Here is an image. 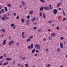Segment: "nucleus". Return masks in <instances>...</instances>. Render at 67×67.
<instances>
[{
  "label": "nucleus",
  "mask_w": 67,
  "mask_h": 67,
  "mask_svg": "<svg viewBox=\"0 0 67 67\" xmlns=\"http://www.w3.org/2000/svg\"><path fill=\"white\" fill-rule=\"evenodd\" d=\"M35 46L37 49H40L41 48V47H40V46L39 44H35Z\"/></svg>",
  "instance_id": "f257e3e1"
},
{
  "label": "nucleus",
  "mask_w": 67,
  "mask_h": 67,
  "mask_svg": "<svg viewBox=\"0 0 67 67\" xmlns=\"http://www.w3.org/2000/svg\"><path fill=\"white\" fill-rule=\"evenodd\" d=\"M7 16H5V15H4V16L3 17L1 18L2 20V21H6V19H7Z\"/></svg>",
  "instance_id": "f03ea898"
},
{
  "label": "nucleus",
  "mask_w": 67,
  "mask_h": 67,
  "mask_svg": "<svg viewBox=\"0 0 67 67\" xmlns=\"http://www.w3.org/2000/svg\"><path fill=\"white\" fill-rule=\"evenodd\" d=\"M57 9H54L53 11L54 13V14H56L57 12Z\"/></svg>",
  "instance_id": "7ed1b4c3"
},
{
  "label": "nucleus",
  "mask_w": 67,
  "mask_h": 67,
  "mask_svg": "<svg viewBox=\"0 0 67 67\" xmlns=\"http://www.w3.org/2000/svg\"><path fill=\"white\" fill-rule=\"evenodd\" d=\"M21 4L23 6H25L26 5V3L24 1H23L21 2Z\"/></svg>",
  "instance_id": "20e7f679"
},
{
  "label": "nucleus",
  "mask_w": 67,
  "mask_h": 67,
  "mask_svg": "<svg viewBox=\"0 0 67 67\" xmlns=\"http://www.w3.org/2000/svg\"><path fill=\"white\" fill-rule=\"evenodd\" d=\"M56 35V33L53 32L51 34V36L52 37H54Z\"/></svg>",
  "instance_id": "39448f33"
},
{
  "label": "nucleus",
  "mask_w": 67,
  "mask_h": 67,
  "mask_svg": "<svg viewBox=\"0 0 67 67\" xmlns=\"http://www.w3.org/2000/svg\"><path fill=\"white\" fill-rule=\"evenodd\" d=\"M60 47L61 48H63V43H60Z\"/></svg>",
  "instance_id": "423d86ee"
},
{
  "label": "nucleus",
  "mask_w": 67,
  "mask_h": 67,
  "mask_svg": "<svg viewBox=\"0 0 67 67\" xmlns=\"http://www.w3.org/2000/svg\"><path fill=\"white\" fill-rule=\"evenodd\" d=\"M14 41H13L12 40L10 41L9 43V45H11L12 43H14Z\"/></svg>",
  "instance_id": "0eeeda50"
},
{
  "label": "nucleus",
  "mask_w": 67,
  "mask_h": 67,
  "mask_svg": "<svg viewBox=\"0 0 67 67\" xmlns=\"http://www.w3.org/2000/svg\"><path fill=\"white\" fill-rule=\"evenodd\" d=\"M43 9H44V10H49V7H44Z\"/></svg>",
  "instance_id": "6e6552de"
},
{
  "label": "nucleus",
  "mask_w": 67,
  "mask_h": 67,
  "mask_svg": "<svg viewBox=\"0 0 67 67\" xmlns=\"http://www.w3.org/2000/svg\"><path fill=\"white\" fill-rule=\"evenodd\" d=\"M6 43H7V40H5L3 41V45H5V44H6Z\"/></svg>",
  "instance_id": "1a4fd4ad"
},
{
  "label": "nucleus",
  "mask_w": 67,
  "mask_h": 67,
  "mask_svg": "<svg viewBox=\"0 0 67 67\" xmlns=\"http://www.w3.org/2000/svg\"><path fill=\"white\" fill-rule=\"evenodd\" d=\"M24 32H23L22 33L21 36L23 38H25V37L24 36Z\"/></svg>",
  "instance_id": "9d476101"
},
{
  "label": "nucleus",
  "mask_w": 67,
  "mask_h": 67,
  "mask_svg": "<svg viewBox=\"0 0 67 67\" xmlns=\"http://www.w3.org/2000/svg\"><path fill=\"white\" fill-rule=\"evenodd\" d=\"M33 14V10H32L29 12V14L30 15L32 14Z\"/></svg>",
  "instance_id": "9b49d317"
},
{
  "label": "nucleus",
  "mask_w": 67,
  "mask_h": 67,
  "mask_svg": "<svg viewBox=\"0 0 67 67\" xmlns=\"http://www.w3.org/2000/svg\"><path fill=\"white\" fill-rule=\"evenodd\" d=\"M6 60L7 61H9V60H12V58H6Z\"/></svg>",
  "instance_id": "f8f14e48"
},
{
  "label": "nucleus",
  "mask_w": 67,
  "mask_h": 67,
  "mask_svg": "<svg viewBox=\"0 0 67 67\" xmlns=\"http://www.w3.org/2000/svg\"><path fill=\"white\" fill-rule=\"evenodd\" d=\"M26 23L27 24V25H30V21L29 20H28L26 21Z\"/></svg>",
  "instance_id": "ddd939ff"
},
{
  "label": "nucleus",
  "mask_w": 67,
  "mask_h": 67,
  "mask_svg": "<svg viewBox=\"0 0 67 67\" xmlns=\"http://www.w3.org/2000/svg\"><path fill=\"white\" fill-rule=\"evenodd\" d=\"M9 64V62H7L5 63H4L3 64V65L4 66H5V65H7L8 64Z\"/></svg>",
  "instance_id": "4468645a"
},
{
  "label": "nucleus",
  "mask_w": 67,
  "mask_h": 67,
  "mask_svg": "<svg viewBox=\"0 0 67 67\" xmlns=\"http://www.w3.org/2000/svg\"><path fill=\"white\" fill-rule=\"evenodd\" d=\"M61 3H62L61 2H60L58 3L57 4V7H59V5H60L61 4Z\"/></svg>",
  "instance_id": "2eb2a0df"
},
{
  "label": "nucleus",
  "mask_w": 67,
  "mask_h": 67,
  "mask_svg": "<svg viewBox=\"0 0 67 67\" xmlns=\"http://www.w3.org/2000/svg\"><path fill=\"white\" fill-rule=\"evenodd\" d=\"M42 15H43V18H44V19H46V17H45V14L44 13H43L42 14Z\"/></svg>",
  "instance_id": "dca6fc26"
},
{
  "label": "nucleus",
  "mask_w": 67,
  "mask_h": 67,
  "mask_svg": "<svg viewBox=\"0 0 67 67\" xmlns=\"http://www.w3.org/2000/svg\"><path fill=\"white\" fill-rule=\"evenodd\" d=\"M21 21L23 23H24V20L23 18L21 19Z\"/></svg>",
  "instance_id": "f3484780"
},
{
  "label": "nucleus",
  "mask_w": 67,
  "mask_h": 67,
  "mask_svg": "<svg viewBox=\"0 0 67 67\" xmlns=\"http://www.w3.org/2000/svg\"><path fill=\"white\" fill-rule=\"evenodd\" d=\"M43 7H41L40 8V11H43Z\"/></svg>",
  "instance_id": "a211bd4d"
},
{
  "label": "nucleus",
  "mask_w": 67,
  "mask_h": 67,
  "mask_svg": "<svg viewBox=\"0 0 67 67\" xmlns=\"http://www.w3.org/2000/svg\"><path fill=\"white\" fill-rule=\"evenodd\" d=\"M5 11L6 12H7L8 11V8L6 7H5Z\"/></svg>",
  "instance_id": "6ab92c4d"
},
{
  "label": "nucleus",
  "mask_w": 67,
  "mask_h": 67,
  "mask_svg": "<svg viewBox=\"0 0 67 67\" xmlns=\"http://www.w3.org/2000/svg\"><path fill=\"white\" fill-rule=\"evenodd\" d=\"M1 31H2L3 33H5V30L4 29H1Z\"/></svg>",
  "instance_id": "aec40b11"
},
{
  "label": "nucleus",
  "mask_w": 67,
  "mask_h": 67,
  "mask_svg": "<svg viewBox=\"0 0 67 67\" xmlns=\"http://www.w3.org/2000/svg\"><path fill=\"white\" fill-rule=\"evenodd\" d=\"M22 60H25V59H26V57H23V58H22Z\"/></svg>",
  "instance_id": "412c9836"
},
{
  "label": "nucleus",
  "mask_w": 67,
  "mask_h": 67,
  "mask_svg": "<svg viewBox=\"0 0 67 67\" xmlns=\"http://www.w3.org/2000/svg\"><path fill=\"white\" fill-rule=\"evenodd\" d=\"M33 37V36H31L29 37V38L30 40H31V38H32Z\"/></svg>",
  "instance_id": "4be33fe9"
},
{
  "label": "nucleus",
  "mask_w": 67,
  "mask_h": 67,
  "mask_svg": "<svg viewBox=\"0 0 67 67\" xmlns=\"http://www.w3.org/2000/svg\"><path fill=\"white\" fill-rule=\"evenodd\" d=\"M39 15L40 16H42V12H40L39 13Z\"/></svg>",
  "instance_id": "5701e85b"
},
{
  "label": "nucleus",
  "mask_w": 67,
  "mask_h": 67,
  "mask_svg": "<svg viewBox=\"0 0 67 67\" xmlns=\"http://www.w3.org/2000/svg\"><path fill=\"white\" fill-rule=\"evenodd\" d=\"M41 2H43V3L45 2V1H44V0H40Z\"/></svg>",
  "instance_id": "b1692460"
},
{
  "label": "nucleus",
  "mask_w": 67,
  "mask_h": 67,
  "mask_svg": "<svg viewBox=\"0 0 67 67\" xmlns=\"http://www.w3.org/2000/svg\"><path fill=\"white\" fill-rule=\"evenodd\" d=\"M35 17L33 19H31L32 21H35Z\"/></svg>",
  "instance_id": "393cba45"
},
{
  "label": "nucleus",
  "mask_w": 67,
  "mask_h": 67,
  "mask_svg": "<svg viewBox=\"0 0 67 67\" xmlns=\"http://www.w3.org/2000/svg\"><path fill=\"white\" fill-rule=\"evenodd\" d=\"M31 48L32 49L33 48V44L32 43L31 44Z\"/></svg>",
  "instance_id": "a878e982"
},
{
  "label": "nucleus",
  "mask_w": 67,
  "mask_h": 67,
  "mask_svg": "<svg viewBox=\"0 0 67 67\" xmlns=\"http://www.w3.org/2000/svg\"><path fill=\"white\" fill-rule=\"evenodd\" d=\"M48 23L49 24H51L52 23V21H48Z\"/></svg>",
  "instance_id": "bb28decb"
},
{
  "label": "nucleus",
  "mask_w": 67,
  "mask_h": 67,
  "mask_svg": "<svg viewBox=\"0 0 67 67\" xmlns=\"http://www.w3.org/2000/svg\"><path fill=\"white\" fill-rule=\"evenodd\" d=\"M49 10H51V9H52V7H51V5H49Z\"/></svg>",
  "instance_id": "cd10ccee"
},
{
  "label": "nucleus",
  "mask_w": 67,
  "mask_h": 67,
  "mask_svg": "<svg viewBox=\"0 0 67 67\" xmlns=\"http://www.w3.org/2000/svg\"><path fill=\"white\" fill-rule=\"evenodd\" d=\"M7 6L8 7H11V5L10 4H9L7 5Z\"/></svg>",
  "instance_id": "c85d7f7f"
},
{
  "label": "nucleus",
  "mask_w": 67,
  "mask_h": 67,
  "mask_svg": "<svg viewBox=\"0 0 67 67\" xmlns=\"http://www.w3.org/2000/svg\"><path fill=\"white\" fill-rule=\"evenodd\" d=\"M30 15H28L27 16V18L28 19H30Z\"/></svg>",
  "instance_id": "c756f323"
},
{
  "label": "nucleus",
  "mask_w": 67,
  "mask_h": 67,
  "mask_svg": "<svg viewBox=\"0 0 67 67\" xmlns=\"http://www.w3.org/2000/svg\"><path fill=\"white\" fill-rule=\"evenodd\" d=\"M62 10H63V15H65V12H64V9H62Z\"/></svg>",
  "instance_id": "7c9ffc66"
},
{
  "label": "nucleus",
  "mask_w": 67,
  "mask_h": 67,
  "mask_svg": "<svg viewBox=\"0 0 67 67\" xmlns=\"http://www.w3.org/2000/svg\"><path fill=\"white\" fill-rule=\"evenodd\" d=\"M49 40H52V38L51 36H49Z\"/></svg>",
  "instance_id": "2f4dec72"
},
{
  "label": "nucleus",
  "mask_w": 67,
  "mask_h": 67,
  "mask_svg": "<svg viewBox=\"0 0 67 67\" xmlns=\"http://www.w3.org/2000/svg\"><path fill=\"white\" fill-rule=\"evenodd\" d=\"M25 65L26 67H28V65L26 64H25Z\"/></svg>",
  "instance_id": "473e14b6"
},
{
  "label": "nucleus",
  "mask_w": 67,
  "mask_h": 67,
  "mask_svg": "<svg viewBox=\"0 0 67 67\" xmlns=\"http://www.w3.org/2000/svg\"><path fill=\"white\" fill-rule=\"evenodd\" d=\"M50 64H48L47 65V67L46 66L45 67H50Z\"/></svg>",
  "instance_id": "72a5a7b5"
},
{
  "label": "nucleus",
  "mask_w": 67,
  "mask_h": 67,
  "mask_svg": "<svg viewBox=\"0 0 67 67\" xmlns=\"http://www.w3.org/2000/svg\"><path fill=\"white\" fill-rule=\"evenodd\" d=\"M2 13H4V10L3 9H2Z\"/></svg>",
  "instance_id": "f704fd0d"
},
{
  "label": "nucleus",
  "mask_w": 67,
  "mask_h": 67,
  "mask_svg": "<svg viewBox=\"0 0 67 67\" xmlns=\"http://www.w3.org/2000/svg\"><path fill=\"white\" fill-rule=\"evenodd\" d=\"M30 41V39L29 38L27 40V42H29Z\"/></svg>",
  "instance_id": "c9c22d12"
},
{
  "label": "nucleus",
  "mask_w": 67,
  "mask_h": 67,
  "mask_svg": "<svg viewBox=\"0 0 67 67\" xmlns=\"http://www.w3.org/2000/svg\"><path fill=\"white\" fill-rule=\"evenodd\" d=\"M14 24H12L11 25V27H13V26H14Z\"/></svg>",
  "instance_id": "e433bc0d"
},
{
  "label": "nucleus",
  "mask_w": 67,
  "mask_h": 67,
  "mask_svg": "<svg viewBox=\"0 0 67 67\" xmlns=\"http://www.w3.org/2000/svg\"><path fill=\"white\" fill-rule=\"evenodd\" d=\"M13 65L15 64V61H14V60L13 61Z\"/></svg>",
  "instance_id": "4c0bfd02"
},
{
  "label": "nucleus",
  "mask_w": 67,
  "mask_h": 67,
  "mask_svg": "<svg viewBox=\"0 0 67 67\" xmlns=\"http://www.w3.org/2000/svg\"><path fill=\"white\" fill-rule=\"evenodd\" d=\"M13 14L14 15V16H15L16 14V13H14Z\"/></svg>",
  "instance_id": "58836bf2"
},
{
  "label": "nucleus",
  "mask_w": 67,
  "mask_h": 67,
  "mask_svg": "<svg viewBox=\"0 0 67 67\" xmlns=\"http://www.w3.org/2000/svg\"><path fill=\"white\" fill-rule=\"evenodd\" d=\"M60 39L62 40H63L64 39V37H61L60 38Z\"/></svg>",
  "instance_id": "ea45409f"
},
{
  "label": "nucleus",
  "mask_w": 67,
  "mask_h": 67,
  "mask_svg": "<svg viewBox=\"0 0 67 67\" xmlns=\"http://www.w3.org/2000/svg\"><path fill=\"white\" fill-rule=\"evenodd\" d=\"M16 18L17 20H19V16H18Z\"/></svg>",
  "instance_id": "a19ab883"
},
{
  "label": "nucleus",
  "mask_w": 67,
  "mask_h": 67,
  "mask_svg": "<svg viewBox=\"0 0 67 67\" xmlns=\"http://www.w3.org/2000/svg\"><path fill=\"white\" fill-rule=\"evenodd\" d=\"M5 16H7V17L6 18L8 20L9 19V17H7V15H5Z\"/></svg>",
  "instance_id": "79ce46f5"
},
{
  "label": "nucleus",
  "mask_w": 67,
  "mask_h": 67,
  "mask_svg": "<svg viewBox=\"0 0 67 67\" xmlns=\"http://www.w3.org/2000/svg\"><path fill=\"white\" fill-rule=\"evenodd\" d=\"M13 29H15V25H14V26H13Z\"/></svg>",
  "instance_id": "37998d69"
},
{
  "label": "nucleus",
  "mask_w": 67,
  "mask_h": 67,
  "mask_svg": "<svg viewBox=\"0 0 67 67\" xmlns=\"http://www.w3.org/2000/svg\"><path fill=\"white\" fill-rule=\"evenodd\" d=\"M16 45L17 46H19V44L18 43H16Z\"/></svg>",
  "instance_id": "c03bdc74"
},
{
  "label": "nucleus",
  "mask_w": 67,
  "mask_h": 67,
  "mask_svg": "<svg viewBox=\"0 0 67 67\" xmlns=\"http://www.w3.org/2000/svg\"><path fill=\"white\" fill-rule=\"evenodd\" d=\"M37 28L36 27H34L33 28V29H34V30H36Z\"/></svg>",
  "instance_id": "a18cd8bd"
},
{
  "label": "nucleus",
  "mask_w": 67,
  "mask_h": 67,
  "mask_svg": "<svg viewBox=\"0 0 67 67\" xmlns=\"http://www.w3.org/2000/svg\"><path fill=\"white\" fill-rule=\"evenodd\" d=\"M65 20H66V18H64L63 19L62 21H65Z\"/></svg>",
  "instance_id": "49530a36"
},
{
  "label": "nucleus",
  "mask_w": 67,
  "mask_h": 67,
  "mask_svg": "<svg viewBox=\"0 0 67 67\" xmlns=\"http://www.w3.org/2000/svg\"><path fill=\"white\" fill-rule=\"evenodd\" d=\"M58 51H60V48H58Z\"/></svg>",
  "instance_id": "de8ad7c7"
},
{
  "label": "nucleus",
  "mask_w": 67,
  "mask_h": 67,
  "mask_svg": "<svg viewBox=\"0 0 67 67\" xmlns=\"http://www.w3.org/2000/svg\"><path fill=\"white\" fill-rule=\"evenodd\" d=\"M3 58V56H1L0 57V59H2Z\"/></svg>",
  "instance_id": "09e8293b"
},
{
  "label": "nucleus",
  "mask_w": 67,
  "mask_h": 67,
  "mask_svg": "<svg viewBox=\"0 0 67 67\" xmlns=\"http://www.w3.org/2000/svg\"><path fill=\"white\" fill-rule=\"evenodd\" d=\"M57 30H59V27H57Z\"/></svg>",
  "instance_id": "8fccbe9b"
},
{
  "label": "nucleus",
  "mask_w": 67,
  "mask_h": 67,
  "mask_svg": "<svg viewBox=\"0 0 67 67\" xmlns=\"http://www.w3.org/2000/svg\"><path fill=\"white\" fill-rule=\"evenodd\" d=\"M34 55L35 56H37V55H38V54H34Z\"/></svg>",
  "instance_id": "3c124183"
},
{
  "label": "nucleus",
  "mask_w": 67,
  "mask_h": 67,
  "mask_svg": "<svg viewBox=\"0 0 67 67\" xmlns=\"http://www.w3.org/2000/svg\"><path fill=\"white\" fill-rule=\"evenodd\" d=\"M43 41H46V39L45 38H44L43 39Z\"/></svg>",
  "instance_id": "603ef678"
},
{
  "label": "nucleus",
  "mask_w": 67,
  "mask_h": 67,
  "mask_svg": "<svg viewBox=\"0 0 67 67\" xmlns=\"http://www.w3.org/2000/svg\"><path fill=\"white\" fill-rule=\"evenodd\" d=\"M4 57H6V55H5V54H4Z\"/></svg>",
  "instance_id": "864d4df0"
},
{
  "label": "nucleus",
  "mask_w": 67,
  "mask_h": 67,
  "mask_svg": "<svg viewBox=\"0 0 67 67\" xmlns=\"http://www.w3.org/2000/svg\"><path fill=\"white\" fill-rule=\"evenodd\" d=\"M8 38H9V40H11V37L10 36L9 37H8Z\"/></svg>",
  "instance_id": "5fc2aeb1"
},
{
  "label": "nucleus",
  "mask_w": 67,
  "mask_h": 67,
  "mask_svg": "<svg viewBox=\"0 0 67 67\" xmlns=\"http://www.w3.org/2000/svg\"><path fill=\"white\" fill-rule=\"evenodd\" d=\"M35 52V51H32V53H34Z\"/></svg>",
  "instance_id": "6e6d98bb"
},
{
  "label": "nucleus",
  "mask_w": 67,
  "mask_h": 67,
  "mask_svg": "<svg viewBox=\"0 0 67 67\" xmlns=\"http://www.w3.org/2000/svg\"><path fill=\"white\" fill-rule=\"evenodd\" d=\"M28 48L29 49H30V48H31V46H29L28 47Z\"/></svg>",
  "instance_id": "4d7b16f0"
},
{
  "label": "nucleus",
  "mask_w": 67,
  "mask_h": 67,
  "mask_svg": "<svg viewBox=\"0 0 67 67\" xmlns=\"http://www.w3.org/2000/svg\"><path fill=\"white\" fill-rule=\"evenodd\" d=\"M38 18H36V20H38Z\"/></svg>",
  "instance_id": "13d9d810"
},
{
  "label": "nucleus",
  "mask_w": 67,
  "mask_h": 67,
  "mask_svg": "<svg viewBox=\"0 0 67 67\" xmlns=\"http://www.w3.org/2000/svg\"><path fill=\"white\" fill-rule=\"evenodd\" d=\"M38 52H39L38 51H36V53H38Z\"/></svg>",
  "instance_id": "bf43d9fd"
},
{
  "label": "nucleus",
  "mask_w": 67,
  "mask_h": 67,
  "mask_svg": "<svg viewBox=\"0 0 67 67\" xmlns=\"http://www.w3.org/2000/svg\"><path fill=\"white\" fill-rule=\"evenodd\" d=\"M36 24H37L36 23H34V25H36Z\"/></svg>",
  "instance_id": "052dcab7"
},
{
  "label": "nucleus",
  "mask_w": 67,
  "mask_h": 67,
  "mask_svg": "<svg viewBox=\"0 0 67 67\" xmlns=\"http://www.w3.org/2000/svg\"><path fill=\"white\" fill-rule=\"evenodd\" d=\"M2 63H1V62H0V65H2Z\"/></svg>",
  "instance_id": "680f3d73"
},
{
  "label": "nucleus",
  "mask_w": 67,
  "mask_h": 67,
  "mask_svg": "<svg viewBox=\"0 0 67 67\" xmlns=\"http://www.w3.org/2000/svg\"><path fill=\"white\" fill-rule=\"evenodd\" d=\"M27 9V7H25L24 8V9Z\"/></svg>",
  "instance_id": "e2e57ef3"
},
{
  "label": "nucleus",
  "mask_w": 67,
  "mask_h": 67,
  "mask_svg": "<svg viewBox=\"0 0 67 67\" xmlns=\"http://www.w3.org/2000/svg\"><path fill=\"white\" fill-rule=\"evenodd\" d=\"M20 67H23V65H22V64H21L20 65Z\"/></svg>",
  "instance_id": "0e129e2a"
},
{
  "label": "nucleus",
  "mask_w": 67,
  "mask_h": 67,
  "mask_svg": "<svg viewBox=\"0 0 67 67\" xmlns=\"http://www.w3.org/2000/svg\"><path fill=\"white\" fill-rule=\"evenodd\" d=\"M36 50V49H35V48H34L33 49L32 51H35Z\"/></svg>",
  "instance_id": "69168bd1"
},
{
  "label": "nucleus",
  "mask_w": 67,
  "mask_h": 67,
  "mask_svg": "<svg viewBox=\"0 0 67 67\" xmlns=\"http://www.w3.org/2000/svg\"><path fill=\"white\" fill-rule=\"evenodd\" d=\"M41 31V29H39L38 30V32H40Z\"/></svg>",
  "instance_id": "338daca9"
},
{
  "label": "nucleus",
  "mask_w": 67,
  "mask_h": 67,
  "mask_svg": "<svg viewBox=\"0 0 67 67\" xmlns=\"http://www.w3.org/2000/svg\"><path fill=\"white\" fill-rule=\"evenodd\" d=\"M60 67H63V65H61L60 66Z\"/></svg>",
  "instance_id": "774afa93"
}]
</instances>
